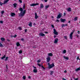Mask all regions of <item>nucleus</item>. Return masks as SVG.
Wrapping results in <instances>:
<instances>
[{
  "label": "nucleus",
  "instance_id": "nucleus-17",
  "mask_svg": "<svg viewBox=\"0 0 80 80\" xmlns=\"http://www.w3.org/2000/svg\"><path fill=\"white\" fill-rule=\"evenodd\" d=\"M16 45L17 47H19V46H20V44L18 42H17L16 43Z\"/></svg>",
  "mask_w": 80,
  "mask_h": 80
},
{
  "label": "nucleus",
  "instance_id": "nucleus-29",
  "mask_svg": "<svg viewBox=\"0 0 80 80\" xmlns=\"http://www.w3.org/2000/svg\"><path fill=\"white\" fill-rule=\"evenodd\" d=\"M18 29H19V30H22V28L20 27H19L18 28Z\"/></svg>",
  "mask_w": 80,
  "mask_h": 80
},
{
  "label": "nucleus",
  "instance_id": "nucleus-63",
  "mask_svg": "<svg viewBox=\"0 0 80 80\" xmlns=\"http://www.w3.org/2000/svg\"><path fill=\"white\" fill-rule=\"evenodd\" d=\"M34 25H36V23H34Z\"/></svg>",
  "mask_w": 80,
  "mask_h": 80
},
{
  "label": "nucleus",
  "instance_id": "nucleus-30",
  "mask_svg": "<svg viewBox=\"0 0 80 80\" xmlns=\"http://www.w3.org/2000/svg\"><path fill=\"white\" fill-rule=\"evenodd\" d=\"M8 57H6V59H5V61L6 62V61H7L8 60Z\"/></svg>",
  "mask_w": 80,
  "mask_h": 80
},
{
  "label": "nucleus",
  "instance_id": "nucleus-47",
  "mask_svg": "<svg viewBox=\"0 0 80 80\" xmlns=\"http://www.w3.org/2000/svg\"><path fill=\"white\" fill-rule=\"evenodd\" d=\"M48 68H49V67L50 66V63H48Z\"/></svg>",
  "mask_w": 80,
  "mask_h": 80
},
{
  "label": "nucleus",
  "instance_id": "nucleus-22",
  "mask_svg": "<svg viewBox=\"0 0 80 80\" xmlns=\"http://www.w3.org/2000/svg\"><path fill=\"white\" fill-rule=\"evenodd\" d=\"M63 57H64V58H65L66 60H68V57H65V56H64Z\"/></svg>",
  "mask_w": 80,
  "mask_h": 80
},
{
  "label": "nucleus",
  "instance_id": "nucleus-35",
  "mask_svg": "<svg viewBox=\"0 0 80 80\" xmlns=\"http://www.w3.org/2000/svg\"><path fill=\"white\" fill-rule=\"evenodd\" d=\"M5 13V12L4 11L2 10V11L1 12V14H3V13Z\"/></svg>",
  "mask_w": 80,
  "mask_h": 80
},
{
  "label": "nucleus",
  "instance_id": "nucleus-7",
  "mask_svg": "<svg viewBox=\"0 0 80 80\" xmlns=\"http://www.w3.org/2000/svg\"><path fill=\"white\" fill-rule=\"evenodd\" d=\"M50 57L49 56H48V58H46L47 62L48 63V62H50Z\"/></svg>",
  "mask_w": 80,
  "mask_h": 80
},
{
  "label": "nucleus",
  "instance_id": "nucleus-57",
  "mask_svg": "<svg viewBox=\"0 0 80 80\" xmlns=\"http://www.w3.org/2000/svg\"><path fill=\"white\" fill-rule=\"evenodd\" d=\"M47 1H48V0H44L45 2H47Z\"/></svg>",
  "mask_w": 80,
  "mask_h": 80
},
{
  "label": "nucleus",
  "instance_id": "nucleus-25",
  "mask_svg": "<svg viewBox=\"0 0 80 80\" xmlns=\"http://www.w3.org/2000/svg\"><path fill=\"white\" fill-rule=\"evenodd\" d=\"M5 57H6V56L5 55H4L1 58L2 60H3L4 58H5Z\"/></svg>",
  "mask_w": 80,
  "mask_h": 80
},
{
  "label": "nucleus",
  "instance_id": "nucleus-53",
  "mask_svg": "<svg viewBox=\"0 0 80 80\" xmlns=\"http://www.w3.org/2000/svg\"><path fill=\"white\" fill-rule=\"evenodd\" d=\"M44 33H46L47 34L48 33V32H44Z\"/></svg>",
  "mask_w": 80,
  "mask_h": 80
},
{
  "label": "nucleus",
  "instance_id": "nucleus-23",
  "mask_svg": "<svg viewBox=\"0 0 80 80\" xmlns=\"http://www.w3.org/2000/svg\"><path fill=\"white\" fill-rule=\"evenodd\" d=\"M1 40L2 41V42H3V41H5V38H1Z\"/></svg>",
  "mask_w": 80,
  "mask_h": 80
},
{
  "label": "nucleus",
  "instance_id": "nucleus-10",
  "mask_svg": "<svg viewBox=\"0 0 80 80\" xmlns=\"http://www.w3.org/2000/svg\"><path fill=\"white\" fill-rule=\"evenodd\" d=\"M39 35L40 36H41V37H44V36H45V34L43 33L42 32H41L39 34Z\"/></svg>",
  "mask_w": 80,
  "mask_h": 80
},
{
  "label": "nucleus",
  "instance_id": "nucleus-43",
  "mask_svg": "<svg viewBox=\"0 0 80 80\" xmlns=\"http://www.w3.org/2000/svg\"><path fill=\"white\" fill-rule=\"evenodd\" d=\"M42 68H43V70H45V68H44V67H43V66H42Z\"/></svg>",
  "mask_w": 80,
  "mask_h": 80
},
{
  "label": "nucleus",
  "instance_id": "nucleus-37",
  "mask_svg": "<svg viewBox=\"0 0 80 80\" xmlns=\"http://www.w3.org/2000/svg\"><path fill=\"white\" fill-rule=\"evenodd\" d=\"M19 53L20 54L22 53V51L21 50L20 51H19Z\"/></svg>",
  "mask_w": 80,
  "mask_h": 80
},
{
  "label": "nucleus",
  "instance_id": "nucleus-3",
  "mask_svg": "<svg viewBox=\"0 0 80 80\" xmlns=\"http://www.w3.org/2000/svg\"><path fill=\"white\" fill-rule=\"evenodd\" d=\"M62 16V14L61 13H59V14L58 15V16L57 17V19L60 18Z\"/></svg>",
  "mask_w": 80,
  "mask_h": 80
},
{
  "label": "nucleus",
  "instance_id": "nucleus-48",
  "mask_svg": "<svg viewBox=\"0 0 80 80\" xmlns=\"http://www.w3.org/2000/svg\"><path fill=\"white\" fill-rule=\"evenodd\" d=\"M56 22H59V20L58 19H57L56 20Z\"/></svg>",
  "mask_w": 80,
  "mask_h": 80
},
{
  "label": "nucleus",
  "instance_id": "nucleus-55",
  "mask_svg": "<svg viewBox=\"0 0 80 80\" xmlns=\"http://www.w3.org/2000/svg\"><path fill=\"white\" fill-rule=\"evenodd\" d=\"M21 40H22V41H23V40H24V39H23V38H22L21 39Z\"/></svg>",
  "mask_w": 80,
  "mask_h": 80
},
{
  "label": "nucleus",
  "instance_id": "nucleus-58",
  "mask_svg": "<svg viewBox=\"0 0 80 80\" xmlns=\"http://www.w3.org/2000/svg\"><path fill=\"white\" fill-rule=\"evenodd\" d=\"M78 34H80V31H78Z\"/></svg>",
  "mask_w": 80,
  "mask_h": 80
},
{
  "label": "nucleus",
  "instance_id": "nucleus-27",
  "mask_svg": "<svg viewBox=\"0 0 80 80\" xmlns=\"http://www.w3.org/2000/svg\"><path fill=\"white\" fill-rule=\"evenodd\" d=\"M50 75H53V71H50Z\"/></svg>",
  "mask_w": 80,
  "mask_h": 80
},
{
  "label": "nucleus",
  "instance_id": "nucleus-14",
  "mask_svg": "<svg viewBox=\"0 0 80 80\" xmlns=\"http://www.w3.org/2000/svg\"><path fill=\"white\" fill-rule=\"evenodd\" d=\"M40 8H43L44 7V6H43V4L42 3H41L40 5Z\"/></svg>",
  "mask_w": 80,
  "mask_h": 80
},
{
  "label": "nucleus",
  "instance_id": "nucleus-11",
  "mask_svg": "<svg viewBox=\"0 0 80 80\" xmlns=\"http://www.w3.org/2000/svg\"><path fill=\"white\" fill-rule=\"evenodd\" d=\"M65 26H66L67 27L68 26V24H63L62 25V28H63V27H65Z\"/></svg>",
  "mask_w": 80,
  "mask_h": 80
},
{
  "label": "nucleus",
  "instance_id": "nucleus-44",
  "mask_svg": "<svg viewBox=\"0 0 80 80\" xmlns=\"http://www.w3.org/2000/svg\"><path fill=\"white\" fill-rule=\"evenodd\" d=\"M37 62L38 63H40V62H41V61L40 60H38Z\"/></svg>",
  "mask_w": 80,
  "mask_h": 80
},
{
  "label": "nucleus",
  "instance_id": "nucleus-54",
  "mask_svg": "<svg viewBox=\"0 0 80 80\" xmlns=\"http://www.w3.org/2000/svg\"><path fill=\"white\" fill-rule=\"evenodd\" d=\"M66 15V13H65L64 12L63 13V16H65Z\"/></svg>",
  "mask_w": 80,
  "mask_h": 80
},
{
  "label": "nucleus",
  "instance_id": "nucleus-9",
  "mask_svg": "<svg viewBox=\"0 0 80 80\" xmlns=\"http://www.w3.org/2000/svg\"><path fill=\"white\" fill-rule=\"evenodd\" d=\"M61 22H63V23L65 22H66V19H63L62 18H61L60 19Z\"/></svg>",
  "mask_w": 80,
  "mask_h": 80
},
{
  "label": "nucleus",
  "instance_id": "nucleus-24",
  "mask_svg": "<svg viewBox=\"0 0 80 80\" xmlns=\"http://www.w3.org/2000/svg\"><path fill=\"white\" fill-rule=\"evenodd\" d=\"M9 1L8 0H6L4 1V2L3 3V4H5V3H7Z\"/></svg>",
  "mask_w": 80,
  "mask_h": 80
},
{
  "label": "nucleus",
  "instance_id": "nucleus-28",
  "mask_svg": "<svg viewBox=\"0 0 80 80\" xmlns=\"http://www.w3.org/2000/svg\"><path fill=\"white\" fill-rule=\"evenodd\" d=\"M67 52V51H66V50L65 49L64 50L63 52H62V53H66Z\"/></svg>",
  "mask_w": 80,
  "mask_h": 80
},
{
  "label": "nucleus",
  "instance_id": "nucleus-20",
  "mask_svg": "<svg viewBox=\"0 0 80 80\" xmlns=\"http://www.w3.org/2000/svg\"><path fill=\"white\" fill-rule=\"evenodd\" d=\"M13 5L14 8H16L17 7V3H14L13 4Z\"/></svg>",
  "mask_w": 80,
  "mask_h": 80
},
{
  "label": "nucleus",
  "instance_id": "nucleus-38",
  "mask_svg": "<svg viewBox=\"0 0 80 80\" xmlns=\"http://www.w3.org/2000/svg\"><path fill=\"white\" fill-rule=\"evenodd\" d=\"M64 38L65 39H66V40H67V37L66 36H64Z\"/></svg>",
  "mask_w": 80,
  "mask_h": 80
},
{
  "label": "nucleus",
  "instance_id": "nucleus-56",
  "mask_svg": "<svg viewBox=\"0 0 80 80\" xmlns=\"http://www.w3.org/2000/svg\"><path fill=\"white\" fill-rule=\"evenodd\" d=\"M74 80H78V78H74Z\"/></svg>",
  "mask_w": 80,
  "mask_h": 80
},
{
  "label": "nucleus",
  "instance_id": "nucleus-42",
  "mask_svg": "<svg viewBox=\"0 0 80 80\" xmlns=\"http://www.w3.org/2000/svg\"><path fill=\"white\" fill-rule=\"evenodd\" d=\"M8 65H6V69H7V70H8Z\"/></svg>",
  "mask_w": 80,
  "mask_h": 80
},
{
  "label": "nucleus",
  "instance_id": "nucleus-1",
  "mask_svg": "<svg viewBox=\"0 0 80 80\" xmlns=\"http://www.w3.org/2000/svg\"><path fill=\"white\" fill-rule=\"evenodd\" d=\"M20 11V13H19V17H22L24 16V15L26 13V10H24L23 12V8H19L18 9Z\"/></svg>",
  "mask_w": 80,
  "mask_h": 80
},
{
  "label": "nucleus",
  "instance_id": "nucleus-39",
  "mask_svg": "<svg viewBox=\"0 0 80 80\" xmlns=\"http://www.w3.org/2000/svg\"><path fill=\"white\" fill-rule=\"evenodd\" d=\"M0 47H3V44L1 43H0Z\"/></svg>",
  "mask_w": 80,
  "mask_h": 80
},
{
  "label": "nucleus",
  "instance_id": "nucleus-51",
  "mask_svg": "<svg viewBox=\"0 0 80 80\" xmlns=\"http://www.w3.org/2000/svg\"><path fill=\"white\" fill-rule=\"evenodd\" d=\"M24 31H25V33H26V32H27V29H25Z\"/></svg>",
  "mask_w": 80,
  "mask_h": 80
},
{
  "label": "nucleus",
  "instance_id": "nucleus-31",
  "mask_svg": "<svg viewBox=\"0 0 80 80\" xmlns=\"http://www.w3.org/2000/svg\"><path fill=\"white\" fill-rule=\"evenodd\" d=\"M11 37H14V38H16L17 37V35H15L14 36H11Z\"/></svg>",
  "mask_w": 80,
  "mask_h": 80
},
{
  "label": "nucleus",
  "instance_id": "nucleus-36",
  "mask_svg": "<svg viewBox=\"0 0 80 80\" xmlns=\"http://www.w3.org/2000/svg\"><path fill=\"white\" fill-rule=\"evenodd\" d=\"M3 3H2V2L0 1V5L1 6H2V5H3Z\"/></svg>",
  "mask_w": 80,
  "mask_h": 80
},
{
  "label": "nucleus",
  "instance_id": "nucleus-21",
  "mask_svg": "<svg viewBox=\"0 0 80 80\" xmlns=\"http://www.w3.org/2000/svg\"><path fill=\"white\" fill-rule=\"evenodd\" d=\"M72 11V10L71 9V8H69L68 9V12H71Z\"/></svg>",
  "mask_w": 80,
  "mask_h": 80
},
{
  "label": "nucleus",
  "instance_id": "nucleus-33",
  "mask_svg": "<svg viewBox=\"0 0 80 80\" xmlns=\"http://www.w3.org/2000/svg\"><path fill=\"white\" fill-rule=\"evenodd\" d=\"M25 3H24L23 6V8H22L23 11V10H24V9H25Z\"/></svg>",
  "mask_w": 80,
  "mask_h": 80
},
{
  "label": "nucleus",
  "instance_id": "nucleus-49",
  "mask_svg": "<svg viewBox=\"0 0 80 80\" xmlns=\"http://www.w3.org/2000/svg\"><path fill=\"white\" fill-rule=\"evenodd\" d=\"M32 67L34 68H35V69H36L37 68L34 66H33Z\"/></svg>",
  "mask_w": 80,
  "mask_h": 80
},
{
  "label": "nucleus",
  "instance_id": "nucleus-19",
  "mask_svg": "<svg viewBox=\"0 0 80 80\" xmlns=\"http://www.w3.org/2000/svg\"><path fill=\"white\" fill-rule=\"evenodd\" d=\"M28 25L29 27H32V23L31 22H29V24H28Z\"/></svg>",
  "mask_w": 80,
  "mask_h": 80
},
{
  "label": "nucleus",
  "instance_id": "nucleus-2",
  "mask_svg": "<svg viewBox=\"0 0 80 80\" xmlns=\"http://www.w3.org/2000/svg\"><path fill=\"white\" fill-rule=\"evenodd\" d=\"M74 32H75V31H73V32H72L70 34L69 37L71 40H72L73 38V36L72 35L73 33H74Z\"/></svg>",
  "mask_w": 80,
  "mask_h": 80
},
{
  "label": "nucleus",
  "instance_id": "nucleus-12",
  "mask_svg": "<svg viewBox=\"0 0 80 80\" xmlns=\"http://www.w3.org/2000/svg\"><path fill=\"white\" fill-rule=\"evenodd\" d=\"M35 19H37V18H38V16H37V13H35Z\"/></svg>",
  "mask_w": 80,
  "mask_h": 80
},
{
  "label": "nucleus",
  "instance_id": "nucleus-8",
  "mask_svg": "<svg viewBox=\"0 0 80 80\" xmlns=\"http://www.w3.org/2000/svg\"><path fill=\"white\" fill-rule=\"evenodd\" d=\"M58 41V38H56L54 40V43H57Z\"/></svg>",
  "mask_w": 80,
  "mask_h": 80
},
{
  "label": "nucleus",
  "instance_id": "nucleus-15",
  "mask_svg": "<svg viewBox=\"0 0 80 80\" xmlns=\"http://www.w3.org/2000/svg\"><path fill=\"white\" fill-rule=\"evenodd\" d=\"M48 56H49L50 57H52L53 56V54L52 53H48Z\"/></svg>",
  "mask_w": 80,
  "mask_h": 80
},
{
  "label": "nucleus",
  "instance_id": "nucleus-62",
  "mask_svg": "<svg viewBox=\"0 0 80 80\" xmlns=\"http://www.w3.org/2000/svg\"><path fill=\"white\" fill-rule=\"evenodd\" d=\"M64 73H67V71H66V70L64 71Z\"/></svg>",
  "mask_w": 80,
  "mask_h": 80
},
{
  "label": "nucleus",
  "instance_id": "nucleus-46",
  "mask_svg": "<svg viewBox=\"0 0 80 80\" xmlns=\"http://www.w3.org/2000/svg\"><path fill=\"white\" fill-rule=\"evenodd\" d=\"M51 27L53 28H55V27H54V26L53 25H51Z\"/></svg>",
  "mask_w": 80,
  "mask_h": 80
},
{
  "label": "nucleus",
  "instance_id": "nucleus-26",
  "mask_svg": "<svg viewBox=\"0 0 80 80\" xmlns=\"http://www.w3.org/2000/svg\"><path fill=\"white\" fill-rule=\"evenodd\" d=\"M49 7V5H46L45 6V9H47Z\"/></svg>",
  "mask_w": 80,
  "mask_h": 80
},
{
  "label": "nucleus",
  "instance_id": "nucleus-45",
  "mask_svg": "<svg viewBox=\"0 0 80 80\" xmlns=\"http://www.w3.org/2000/svg\"><path fill=\"white\" fill-rule=\"evenodd\" d=\"M37 65L39 66V67H42V66L40 64H39V63H38Z\"/></svg>",
  "mask_w": 80,
  "mask_h": 80
},
{
  "label": "nucleus",
  "instance_id": "nucleus-41",
  "mask_svg": "<svg viewBox=\"0 0 80 80\" xmlns=\"http://www.w3.org/2000/svg\"><path fill=\"white\" fill-rule=\"evenodd\" d=\"M0 23H3V21L2 20H1L0 21Z\"/></svg>",
  "mask_w": 80,
  "mask_h": 80
},
{
  "label": "nucleus",
  "instance_id": "nucleus-52",
  "mask_svg": "<svg viewBox=\"0 0 80 80\" xmlns=\"http://www.w3.org/2000/svg\"><path fill=\"white\" fill-rule=\"evenodd\" d=\"M28 78H29V79H31V76H28Z\"/></svg>",
  "mask_w": 80,
  "mask_h": 80
},
{
  "label": "nucleus",
  "instance_id": "nucleus-16",
  "mask_svg": "<svg viewBox=\"0 0 80 80\" xmlns=\"http://www.w3.org/2000/svg\"><path fill=\"white\" fill-rule=\"evenodd\" d=\"M11 15L12 17H13V16H15V13L13 12V13H11Z\"/></svg>",
  "mask_w": 80,
  "mask_h": 80
},
{
  "label": "nucleus",
  "instance_id": "nucleus-32",
  "mask_svg": "<svg viewBox=\"0 0 80 80\" xmlns=\"http://www.w3.org/2000/svg\"><path fill=\"white\" fill-rule=\"evenodd\" d=\"M22 78L23 80H25L26 79V76H24L22 77Z\"/></svg>",
  "mask_w": 80,
  "mask_h": 80
},
{
  "label": "nucleus",
  "instance_id": "nucleus-50",
  "mask_svg": "<svg viewBox=\"0 0 80 80\" xmlns=\"http://www.w3.org/2000/svg\"><path fill=\"white\" fill-rule=\"evenodd\" d=\"M80 58H79V57H78L77 58V60H79Z\"/></svg>",
  "mask_w": 80,
  "mask_h": 80
},
{
  "label": "nucleus",
  "instance_id": "nucleus-40",
  "mask_svg": "<svg viewBox=\"0 0 80 80\" xmlns=\"http://www.w3.org/2000/svg\"><path fill=\"white\" fill-rule=\"evenodd\" d=\"M19 2L20 3H22V0H19Z\"/></svg>",
  "mask_w": 80,
  "mask_h": 80
},
{
  "label": "nucleus",
  "instance_id": "nucleus-5",
  "mask_svg": "<svg viewBox=\"0 0 80 80\" xmlns=\"http://www.w3.org/2000/svg\"><path fill=\"white\" fill-rule=\"evenodd\" d=\"M54 67H55V65H54V63H53L52 64H50V66H49V67L48 68L49 69H50Z\"/></svg>",
  "mask_w": 80,
  "mask_h": 80
},
{
  "label": "nucleus",
  "instance_id": "nucleus-4",
  "mask_svg": "<svg viewBox=\"0 0 80 80\" xmlns=\"http://www.w3.org/2000/svg\"><path fill=\"white\" fill-rule=\"evenodd\" d=\"M53 31L55 35H58V32H57L55 29H53Z\"/></svg>",
  "mask_w": 80,
  "mask_h": 80
},
{
  "label": "nucleus",
  "instance_id": "nucleus-64",
  "mask_svg": "<svg viewBox=\"0 0 80 80\" xmlns=\"http://www.w3.org/2000/svg\"><path fill=\"white\" fill-rule=\"evenodd\" d=\"M8 71V70H5V72H7Z\"/></svg>",
  "mask_w": 80,
  "mask_h": 80
},
{
  "label": "nucleus",
  "instance_id": "nucleus-6",
  "mask_svg": "<svg viewBox=\"0 0 80 80\" xmlns=\"http://www.w3.org/2000/svg\"><path fill=\"white\" fill-rule=\"evenodd\" d=\"M39 5V3H33L32 4H31L30 5V6L31 7H34V6H36V5Z\"/></svg>",
  "mask_w": 80,
  "mask_h": 80
},
{
  "label": "nucleus",
  "instance_id": "nucleus-60",
  "mask_svg": "<svg viewBox=\"0 0 80 80\" xmlns=\"http://www.w3.org/2000/svg\"><path fill=\"white\" fill-rule=\"evenodd\" d=\"M62 80H66V79L63 78H62Z\"/></svg>",
  "mask_w": 80,
  "mask_h": 80
},
{
  "label": "nucleus",
  "instance_id": "nucleus-61",
  "mask_svg": "<svg viewBox=\"0 0 80 80\" xmlns=\"http://www.w3.org/2000/svg\"><path fill=\"white\" fill-rule=\"evenodd\" d=\"M7 40L8 42H10V40H9L8 39H7Z\"/></svg>",
  "mask_w": 80,
  "mask_h": 80
},
{
  "label": "nucleus",
  "instance_id": "nucleus-34",
  "mask_svg": "<svg viewBox=\"0 0 80 80\" xmlns=\"http://www.w3.org/2000/svg\"><path fill=\"white\" fill-rule=\"evenodd\" d=\"M77 18H78L77 17H75L74 19V21H76V20H77Z\"/></svg>",
  "mask_w": 80,
  "mask_h": 80
},
{
  "label": "nucleus",
  "instance_id": "nucleus-13",
  "mask_svg": "<svg viewBox=\"0 0 80 80\" xmlns=\"http://www.w3.org/2000/svg\"><path fill=\"white\" fill-rule=\"evenodd\" d=\"M38 70L37 69H34L33 70V72L34 73H37Z\"/></svg>",
  "mask_w": 80,
  "mask_h": 80
},
{
  "label": "nucleus",
  "instance_id": "nucleus-18",
  "mask_svg": "<svg viewBox=\"0 0 80 80\" xmlns=\"http://www.w3.org/2000/svg\"><path fill=\"white\" fill-rule=\"evenodd\" d=\"M79 70H80V67H79L77 69H75L76 72H78V71H79Z\"/></svg>",
  "mask_w": 80,
  "mask_h": 80
},
{
  "label": "nucleus",
  "instance_id": "nucleus-59",
  "mask_svg": "<svg viewBox=\"0 0 80 80\" xmlns=\"http://www.w3.org/2000/svg\"><path fill=\"white\" fill-rule=\"evenodd\" d=\"M56 37H57V36L56 35L54 36V38H56Z\"/></svg>",
  "mask_w": 80,
  "mask_h": 80
}]
</instances>
